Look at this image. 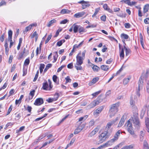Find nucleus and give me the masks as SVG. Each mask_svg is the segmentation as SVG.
<instances>
[{"mask_svg":"<svg viewBox=\"0 0 149 149\" xmlns=\"http://www.w3.org/2000/svg\"><path fill=\"white\" fill-rule=\"evenodd\" d=\"M86 52V50H84L82 53L81 56V52H79L76 56V63L74 66L77 70L82 69V67L81 65L83 63V60L85 59Z\"/></svg>","mask_w":149,"mask_h":149,"instance_id":"1","label":"nucleus"},{"mask_svg":"<svg viewBox=\"0 0 149 149\" xmlns=\"http://www.w3.org/2000/svg\"><path fill=\"white\" fill-rule=\"evenodd\" d=\"M110 135L108 130H105L99 136V142L101 143L108 139Z\"/></svg>","mask_w":149,"mask_h":149,"instance_id":"2","label":"nucleus"},{"mask_svg":"<svg viewBox=\"0 0 149 149\" xmlns=\"http://www.w3.org/2000/svg\"><path fill=\"white\" fill-rule=\"evenodd\" d=\"M119 104L118 103L113 104L111 105L109 110V116L112 118L117 112L118 111V108Z\"/></svg>","mask_w":149,"mask_h":149,"instance_id":"3","label":"nucleus"},{"mask_svg":"<svg viewBox=\"0 0 149 149\" xmlns=\"http://www.w3.org/2000/svg\"><path fill=\"white\" fill-rule=\"evenodd\" d=\"M127 130L128 132L132 135L134 138H136L137 136L134 134V132L132 130V124L130 121H128Z\"/></svg>","mask_w":149,"mask_h":149,"instance_id":"4","label":"nucleus"},{"mask_svg":"<svg viewBox=\"0 0 149 149\" xmlns=\"http://www.w3.org/2000/svg\"><path fill=\"white\" fill-rule=\"evenodd\" d=\"M102 101V100L100 99L98 97L96 100H94L89 105V107L90 108H93L96 106L98 105Z\"/></svg>","mask_w":149,"mask_h":149,"instance_id":"5","label":"nucleus"},{"mask_svg":"<svg viewBox=\"0 0 149 149\" xmlns=\"http://www.w3.org/2000/svg\"><path fill=\"white\" fill-rule=\"evenodd\" d=\"M79 3L81 4L82 8L83 9L86 8L87 7L90 6L89 2L88 1H85L84 0L80 1L78 2Z\"/></svg>","mask_w":149,"mask_h":149,"instance_id":"6","label":"nucleus"},{"mask_svg":"<svg viewBox=\"0 0 149 149\" xmlns=\"http://www.w3.org/2000/svg\"><path fill=\"white\" fill-rule=\"evenodd\" d=\"M133 122L134 126L136 128H139L140 125L139 118L137 117H135L133 119Z\"/></svg>","mask_w":149,"mask_h":149,"instance_id":"7","label":"nucleus"},{"mask_svg":"<svg viewBox=\"0 0 149 149\" xmlns=\"http://www.w3.org/2000/svg\"><path fill=\"white\" fill-rule=\"evenodd\" d=\"M44 101L42 98H39L37 99L34 104L36 105L39 106L43 103Z\"/></svg>","mask_w":149,"mask_h":149,"instance_id":"8","label":"nucleus"},{"mask_svg":"<svg viewBox=\"0 0 149 149\" xmlns=\"http://www.w3.org/2000/svg\"><path fill=\"white\" fill-rule=\"evenodd\" d=\"M54 96L55 97L52 98H49L48 100H47V101L49 103L52 102L54 101H56L58 99L59 97V94L58 93H56L55 94Z\"/></svg>","mask_w":149,"mask_h":149,"instance_id":"9","label":"nucleus"},{"mask_svg":"<svg viewBox=\"0 0 149 149\" xmlns=\"http://www.w3.org/2000/svg\"><path fill=\"white\" fill-rule=\"evenodd\" d=\"M99 130V127H98L95 128L89 135V137H91L95 135L97 132Z\"/></svg>","mask_w":149,"mask_h":149,"instance_id":"10","label":"nucleus"},{"mask_svg":"<svg viewBox=\"0 0 149 149\" xmlns=\"http://www.w3.org/2000/svg\"><path fill=\"white\" fill-rule=\"evenodd\" d=\"M143 83V80L141 78H140L138 83V88L139 91H140L141 89H142Z\"/></svg>","mask_w":149,"mask_h":149,"instance_id":"11","label":"nucleus"},{"mask_svg":"<svg viewBox=\"0 0 149 149\" xmlns=\"http://www.w3.org/2000/svg\"><path fill=\"white\" fill-rule=\"evenodd\" d=\"M85 14V12L84 11L76 13L74 15V17L76 18H78L82 17Z\"/></svg>","mask_w":149,"mask_h":149,"instance_id":"12","label":"nucleus"},{"mask_svg":"<svg viewBox=\"0 0 149 149\" xmlns=\"http://www.w3.org/2000/svg\"><path fill=\"white\" fill-rule=\"evenodd\" d=\"M114 123V121L111 120V121L107 123L105 130H109V129L111 127V126Z\"/></svg>","mask_w":149,"mask_h":149,"instance_id":"13","label":"nucleus"},{"mask_svg":"<svg viewBox=\"0 0 149 149\" xmlns=\"http://www.w3.org/2000/svg\"><path fill=\"white\" fill-rule=\"evenodd\" d=\"M147 107V105L143 107V109H142V110L141 111V115H140V117H141V119H142L144 116V115L145 114L146 111V110Z\"/></svg>","mask_w":149,"mask_h":149,"instance_id":"14","label":"nucleus"},{"mask_svg":"<svg viewBox=\"0 0 149 149\" xmlns=\"http://www.w3.org/2000/svg\"><path fill=\"white\" fill-rule=\"evenodd\" d=\"M99 78L98 77L94 78L91 82L89 83L88 84L89 86H92L98 80Z\"/></svg>","mask_w":149,"mask_h":149,"instance_id":"15","label":"nucleus"},{"mask_svg":"<svg viewBox=\"0 0 149 149\" xmlns=\"http://www.w3.org/2000/svg\"><path fill=\"white\" fill-rule=\"evenodd\" d=\"M125 119L124 118V116H123L121 118L120 121L118 124V127H120L122 126L124 124V122L125 121Z\"/></svg>","mask_w":149,"mask_h":149,"instance_id":"16","label":"nucleus"},{"mask_svg":"<svg viewBox=\"0 0 149 149\" xmlns=\"http://www.w3.org/2000/svg\"><path fill=\"white\" fill-rule=\"evenodd\" d=\"M36 24H30L29 26L26 27L24 32H26L28 31L31 30L33 26H36Z\"/></svg>","mask_w":149,"mask_h":149,"instance_id":"17","label":"nucleus"},{"mask_svg":"<svg viewBox=\"0 0 149 149\" xmlns=\"http://www.w3.org/2000/svg\"><path fill=\"white\" fill-rule=\"evenodd\" d=\"M104 107V106H101L100 107L98 108L95 111H94V113H100L103 110Z\"/></svg>","mask_w":149,"mask_h":149,"instance_id":"18","label":"nucleus"},{"mask_svg":"<svg viewBox=\"0 0 149 149\" xmlns=\"http://www.w3.org/2000/svg\"><path fill=\"white\" fill-rule=\"evenodd\" d=\"M115 141H116L115 140L112 139L108 141L106 143L107 146H111L113 145Z\"/></svg>","mask_w":149,"mask_h":149,"instance_id":"19","label":"nucleus"},{"mask_svg":"<svg viewBox=\"0 0 149 149\" xmlns=\"http://www.w3.org/2000/svg\"><path fill=\"white\" fill-rule=\"evenodd\" d=\"M42 88L44 90H49L48 88V86L47 81L43 83Z\"/></svg>","mask_w":149,"mask_h":149,"instance_id":"20","label":"nucleus"},{"mask_svg":"<svg viewBox=\"0 0 149 149\" xmlns=\"http://www.w3.org/2000/svg\"><path fill=\"white\" fill-rule=\"evenodd\" d=\"M120 130H118L115 134L114 136V138L113 139L116 141L118 139V137L120 136Z\"/></svg>","mask_w":149,"mask_h":149,"instance_id":"21","label":"nucleus"},{"mask_svg":"<svg viewBox=\"0 0 149 149\" xmlns=\"http://www.w3.org/2000/svg\"><path fill=\"white\" fill-rule=\"evenodd\" d=\"M149 9V4H147L145 5L143 7V12L144 13H145L148 11Z\"/></svg>","mask_w":149,"mask_h":149,"instance_id":"22","label":"nucleus"},{"mask_svg":"<svg viewBox=\"0 0 149 149\" xmlns=\"http://www.w3.org/2000/svg\"><path fill=\"white\" fill-rule=\"evenodd\" d=\"M103 8L105 10L107 11L110 13H111L112 12V10L109 8L107 4H105L103 5Z\"/></svg>","mask_w":149,"mask_h":149,"instance_id":"23","label":"nucleus"},{"mask_svg":"<svg viewBox=\"0 0 149 149\" xmlns=\"http://www.w3.org/2000/svg\"><path fill=\"white\" fill-rule=\"evenodd\" d=\"M35 92V90H33L32 91H30L29 93V100H31L33 98Z\"/></svg>","mask_w":149,"mask_h":149,"instance_id":"24","label":"nucleus"},{"mask_svg":"<svg viewBox=\"0 0 149 149\" xmlns=\"http://www.w3.org/2000/svg\"><path fill=\"white\" fill-rule=\"evenodd\" d=\"M74 32V33H76L78 30L79 26L75 24H74L73 25Z\"/></svg>","mask_w":149,"mask_h":149,"instance_id":"25","label":"nucleus"},{"mask_svg":"<svg viewBox=\"0 0 149 149\" xmlns=\"http://www.w3.org/2000/svg\"><path fill=\"white\" fill-rule=\"evenodd\" d=\"M71 11L67 9H64L61 11V13L62 14H68L70 13Z\"/></svg>","mask_w":149,"mask_h":149,"instance_id":"26","label":"nucleus"},{"mask_svg":"<svg viewBox=\"0 0 149 149\" xmlns=\"http://www.w3.org/2000/svg\"><path fill=\"white\" fill-rule=\"evenodd\" d=\"M4 47L5 49V53L6 55H7L8 54L9 51V48H8V44L7 41H6L5 42L4 45Z\"/></svg>","mask_w":149,"mask_h":149,"instance_id":"27","label":"nucleus"},{"mask_svg":"<svg viewBox=\"0 0 149 149\" xmlns=\"http://www.w3.org/2000/svg\"><path fill=\"white\" fill-rule=\"evenodd\" d=\"M56 22V20L55 19H53L50 21L47 24V26L49 27L52 25L53 24L55 23Z\"/></svg>","mask_w":149,"mask_h":149,"instance_id":"28","label":"nucleus"},{"mask_svg":"<svg viewBox=\"0 0 149 149\" xmlns=\"http://www.w3.org/2000/svg\"><path fill=\"white\" fill-rule=\"evenodd\" d=\"M101 68L103 70L107 71L109 69V67L108 65H102L101 66Z\"/></svg>","mask_w":149,"mask_h":149,"instance_id":"29","label":"nucleus"},{"mask_svg":"<svg viewBox=\"0 0 149 149\" xmlns=\"http://www.w3.org/2000/svg\"><path fill=\"white\" fill-rule=\"evenodd\" d=\"M134 146L132 145L124 146L121 149H133Z\"/></svg>","mask_w":149,"mask_h":149,"instance_id":"30","label":"nucleus"},{"mask_svg":"<svg viewBox=\"0 0 149 149\" xmlns=\"http://www.w3.org/2000/svg\"><path fill=\"white\" fill-rule=\"evenodd\" d=\"M130 79V77H128L127 78L124 79L123 80V84L124 85H126L129 81Z\"/></svg>","mask_w":149,"mask_h":149,"instance_id":"31","label":"nucleus"},{"mask_svg":"<svg viewBox=\"0 0 149 149\" xmlns=\"http://www.w3.org/2000/svg\"><path fill=\"white\" fill-rule=\"evenodd\" d=\"M13 32L11 30H10L8 31V39L10 40L12 39Z\"/></svg>","mask_w":149,"mask_h":149,"instance_id":"32","label":"nucleus"},{"mask_svg":"<svg viewBox=\"0 0 149 149\" xmlns=\"http://www.w3.org/2000/svg\"><path fill=\"white\" fill-rule=\"evenodd\" d=\"M65 42V40H61L59 41H58L57 43V45L58 46H60Z\"/></svg>","mask_w":149,"mask_h":149,"instance_id":"33","label":"nucleus"},{"mask_svg":"<svg viewBox=\"0 0 149 149\" xmlns=\"http://www.w3.org/2000/svg\"><path fill=\"white\" fill-rule=\"evenodd\" d=\"M25 50L26 48H24V49L23 52H21L19 54V58H18L19 59H20L22 58L24 55V54L25 53Z\"/></svg>","mask_w":149,"mask_h":149,"instance_id":"34","label":"nucleus"},{"mask_svg":"<svg viewBox=\"0 0 149 149\" xmlns=\"http://www.w3.org/2000/svg\"><path fill=\"white\" fill-rule=\"evenodd\" d=\"M143 149H149L148 144L147 142L144 141L143 142Z\"/></svg>","mask_w":149,"mask_h":149,"instance_id":"35","label":"nucleus"},{"mask_svg":"<svg viewBox=\"0 0 149 149\" xmlns=\"http://www.w3.org/2000/svg\"><path fill=\"white\" fill-rule=\"evenodd\" d=\"M45 65L43 64H41L40 65V73H41L43 71V69L44 68Z\"/></svg>","mask_w":149,"mask_h":149,"instance_id":"36","label":"nucleus"},{"mask_svg":"<svg viewBox=\"0 0 149 149\" xmlns=\"http://www.w3.org/2000/svg\"><path fill=\"white\" fill-rule=\"evenodd\" d=\"M93 66L92 67V69L94 71L97 72L98 71L99 69H100V68L96 65H93Z\"/></svg>","mask_w":149,"mask_h":149,"instance_id":"37","label":"nucleus"},{"mask_svg":"<svg viewBox=\"0 0 149 149\" xmlns=\"http://www.w3.org/2000/svg\"><path fill=\"white\" fill-rule=\"evenodd\" d=\"M74 141H75V139H72L71 140V141H70V143L67 145V146L66 148H65V149H66L69 146H71L74 143Z\"/></svg>","mask_w":149,"mask_h":149,"instance_id":"38","label":"nucleus"},{"mask_svg":"<svg viewBox=\"0 0 149 149\" xmlns=\"http://www.w3.org/2000/svg\"><path fill=\"white\" fill-rule=\"evenodd\" d=\"M121 37L122 38L126 39H127L129 38L128 35L124 33L122 34L121 35Z\"/></svg>","mask_w":149,"mask_h":149,"instance_id":"39","label":"nucleus"},{"mask_svg":"<svg viewBox=\"0 0 149 149\" xmlns=\"http://www.w3.org/2000/svg\"><path fill=\"white\" fill-rule=\"evenodd\" d=\"M100 10V8H98L95 9V11L94 14L92 15V17H93L97 14L99 11Z\"/></svg>","mask_w":149,"mask_h":149,"instance_id":"40","label":"nucleus"},{"mask_svg":"<svg viewBox=\"0 0 149 149\" xmlns=\"http://www.w3.org/2000/svg\"><path fill=\"white\" fill-rule=\"evenodd\" d=\"M81 131V129L78 128V127L76 128L74 131V134H78Z\"/></svg>","mask_w":149,"mask_h":149,"instance_id":"41","label":"nucleus"},{"mask_svg":"<svg viewBox=\"0 0 149 149\" xmlns=\"http://www.w3.org/2000/svg\"><path fill=\"white\" fill-rule=\"evenodd\" d=\"M30 62V60L29 58H27L26 59L24 62V65L25 66L28 65L29 64Z\"/></svg>","mask_w":149,"mask_h":149,"instance_id":"42","label":"nucleus"},{"mask_svg":"<svg viewBox=\"0 0 149 149\" xmlns=\"http://www.w3.org/2000/svg\"><path fill=\"white\" fill-rule=\"evenodd\" d=\"M78 30L79 33H80L81 34V32H84V28L81 26H79Z\"/></svg>","mask_w":149,"mask_h":149,"instance_id":"43","label":"nucleus"},{"mask_svg":"<svg viewBox=\"0 0 149 149\" xmlns=\"http://www.w3.org/2000/svg\"><path fill=\"white\" fill-rule=\"evenodd\" d=\"M52 37V35L50 34L48 36L47 39L45 41V44H46L51 39Z\"/></svg>","mask_w":149,"mask_h":149,"instance_id":"44","label":"nucleus"},{"mask_svg":"<svg viewBox=\"0 0 149 149\" xmlns=\"http://www.w3.org/2000/svg\"><path fill=\"white\" fill-rule=\"evenodd\" d=\"M144 135V133L142 131H141L140 132V138L142 140H143V137Z\"/></svg>","mask_w":149,"mask_h":149,"instance_id":"45","label":"nucleus"},{"mask_svg":"<svg viewBox=\"0 0 149 149\" xmlns=\"http://www.w3.org/2000/svg\"><path fill=\"white\" fill-rule=\"evenodd\" d=\"M120 57L124 58V50L123 48H122L121 51L120 53Z\"/></svg>","mask_w":149,"mask_h":149,"instance_id":"46","label":"nucleus"},{"mask_svg":"<svg viewBox=\"0 0 149 149\" xmlns=\"http://www.w3.org/2000/svg\"><path fill=\"white\" fill-rule=\"evenodd\" d=\"M124 46V48L126 50V55H128L131 52V51L130 49H127L125 46Z\"/></svg>","mask_w":149,"mask_h":149,"instance_id":"47","label":"nucleus"},{"mask_svg":"<svg viewBox=\"0 0 149 149\" xmlns=\"http://www.w3.org/2000/svg\"><path fill=\"white\" fill-rule=\"evenodd\" d=\"M24 128H25V127L24 126H22V127H21L19 128V130H16V133H18L20 132H21V131H23L24 129Z\"/></svg>","mask_w":149,"mask_h":149,"instance_id":"48","label":"nucleus"},{"mask_svg":"<svg viewBox=\"0 0 149 149\" xmlns=\"http://www.w3.org/2000/svg\"><path fill=\"white\" fill-rule=\"evenodd\" d=\"M136 2L133 1L131 2L130 1V2H128V5L129 6H132V5L136 4Z\"/></svg>","mask_w":149,"mask_h":149,"instance_id":"49","label":"nucleus"},{"mask_svg":"<svg viewBox=\"0 0 149 149\" xmlns=\"http://www.w3.org/2000/svg\"><path fill=\"white\" fill-rule=\"evenodd\" d=\"M88 116L86 115L84 116V117H81L79 118V121H81L82 120H85L86 118L88 117Z\"/></svg>","mask_w":149,"mask_h":149,"instance_id":"50","label":"nucleus"},{"mask_svg":"<svg viewBox=\"0 0 149 149\" xmlns=\"http://www.w3.org/2000/svg\"><path fill=\"white\" fill-rule=\"evenodd\" d=\"M65 79L66 80V83L71 82V79L70 78L69 76H67L65 78Z\"/></svg>","mask_w":149,"mask_h":149,"instance_id":"51","label":"nucleus"},{"mask_svg":"<svg viewBox=\"0 0 149 149\" xmlns=\"http://www.w3.org/2000/svg\"><path fill=\"white\" fill-rule=\"evenodd\" d=\"M105 147H107V146L106 144V143L100 146L99 147H97V149H101Z\"/></svg>","mask_w":149,"mask_h":149,"instance_id":"52","label":"nucleus"},{"mask_svg":"<svg viewBox=\"0 0 149 149\" xmlns=\"http://www.w3.org/2000/svg\"><path fill=\"white\" fill-rule=\"evenodd\" d=\"M38 74H39V71H38V70L37 72L36 73V74L35 77L34 78V79L33 80V81H36V80H37V78L38 77Z\"/></svg>","mask_w":149,"mask_h":149,"instance_id":"53","label":"nucleus"},{"mask_svg":"<svg viewBox=\"0 0 149 149\" xmlns=\"http://www.w3.org/2000/svg\"><path fill=\"white\" fill-rule=\"evenodd\" d=\"M145 123L146 127H149V118H148L146 119Z\"/></svg>","mask_w":149,"mask_h":149,"instance_id":"54","label":"nucleus"},{"mask_svg":"<svg viewBox=\"0 0 149 149\" xmlns=\"http://www.w3.org/2000/svg\"><path fill=\"white\" fill-rule=\"evenodd\" d=\"M15 92V91L14 89H12L9 92V95L8 96V97H9L11 95H13Z\"/></svg>","mask_w":149,"mask_h":149,"instance_id":"55","label":"nucleus"},{"mask_svg":"<svg viewBox=\"0 0 149 149\" xmlns=\"http://www.w3.org/2000/svg\"><path fill=\"white\" fill-rule=\"evenodd\" d=\"M12 110V105H11L10 106V107H9V109H8L7 113L6 114L7 115H9L10 113Z\"/></svg>","mask_w":149,"mask_h":149,"instance_id":"56","label":"nucleus"},{"mask_svg":"<svg viewBox=\"0 0 149 149\" xmlns=\"http://www.w3.org/2000/svg\"><path fill=\"white\" fill-rule=\"evenodd\" d=\"M124 26L126 28H129L130 27V24L129 23H125L124 24Z\"/></svg>","mask_w":149,"mask_h":149,"instance_id":"57","label":"nucleus"},{"mask_svg":"<svg viewBox=\"0 0 149 149\" xmlns=\"http://www.w3.org/2000/svg\"><path fill=\"white\" fill-rule=\"evenodd\" d=\"M57 76L56 75H54L52 77V79L53 81L56 83L57 81Z\"/></svg>","mask_w":149,"mask_h":149,"instance_id":"58","label":"nucleus"},{"mask_svg":"<svg viewBox=\"0 0 149 149\" xmlns=\"http://www.w3.org/2000/svg\"><path fill=\"white\" fill-rule=\"evenodd\" d=\"M101 92V91H98L94 93H93L92 94V95L93 96L95 97L98 94H99Z\"/></svg>","mask_w":149,"mask_h":149,"instance_id":"59","label":"nucleus"},{"mask_svg":"<svg viewBox=\"0 0 149 149\" xmlns=\"http://www.w3.org/2000/svg\"><path fill=\"white\" fill-rule=\"evenodd\" d=\"M48 81L49 85V90H50L52 88V86H51L52 82L49 79H48Z\"/></svg>","mask_w":149,"mask_h":149,"instance_id":"60","label":"nucleus"},{"mask_svg":"<svg viewBox=\"0 0 149 149\" xmlns=\"http://www.w3.org/2000/svg\"><path fill=\"white\" fill-rule=\"evenodd\" d=\"M65 66V65H62L61 67L58 68L57 71V72H60L62 70V69Z\"/></svg>","mask_w":149,"mask_h":149,"instance_id":"61","label":"nucleus"},{"mask_svg":"<svg viewBox=\"0 0 149 149\" xmlns=\"http://www.w3.org/2000/svg\"><path fill=\"white\" fill-rule=\"evenodd\" d=\"M4 38V33H3L0 38V40L1 42H3Z\"/></svg>","mask_w":149,"mask_h":149,"instance_id":"62","label":"nucleus"},{"mask_svg":"<svg viewBox=\"0 0 149 149\" xmlns=\"http://www.w3.org/2000/svg\"><path fill=\"white\" fill-rule=\"evenodd\" d=\"M144 22L146 24H149V17L145 19L144 20Z\"/></svg>","mask_w":149,"mask_h":149,"instance_id":"63","label":"nucleus"},{"mask_svg":"<svg viewBox=\"0 0 149 149\" xmlns=\"http://www.w3.org/2000/svg\"><path fill=\"white\" fill-rule=\"evenodd\" d=\"M146 90L147 92L149 93V84L148 83H147V85L146 86Z\"/></svg>","mask_w":149,"mask_h":149,"instance_id":"64","label":"nucleus"}]
</instances>
